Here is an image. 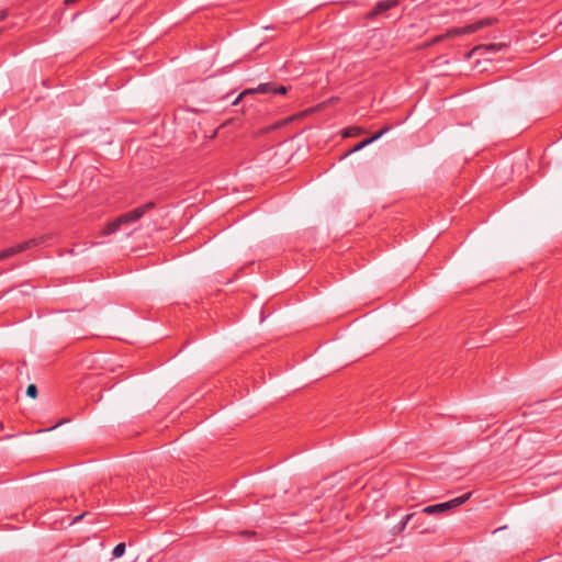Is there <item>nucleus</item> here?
Returning a JSON list of instances; mask_svg holds the SVG:
<instances>
[{
  "label": "nucleus",
  "instance_id": "obj_13",
  "mask_svg": "<svg viewBox=\"0 0 562 562\" xmlns=\"http://www.w3.org/2000/svg\"><path fill=\"white\" fill-rule=\"evenodd\" d=\"M125 549H126V546H125V543H124V542H120V543H117V544L114 547L113 551H112V555H113V558H115V559L121 558V557L125 553Z\"/></svg>",
  "mask_w": 562,
  "mask_h": 562
},
{
  "label": "nucleus",
  "instance_id": "obj_2",
  "mask_svg": "<svg viewBox=\"0 0 562 562\" xmlns=\"http://www.w3.org/2000/svg\"><path fill=\"white\" fill-rule=\"evenodd\" d=\"M496 21L497 20L495 18H485L476 21L475 23L468 24L462 27H451L446 33L432 37L429 42L425 44V47L434 46L448 38L475 33L484 27L493 25L494 23H496Z\"/></svg>",
  "mask_w": 562,
  "mask_h": 562
},
{
  "label": "nucleus",
  "instance_id": "obj_4",
  "mask_svg": "<svg viewBox=\"0 0 562 562\" xmlns=\"http://www.w3.org/2000/svg\"><path fill=\"white\" fill-rule=\"evenodd\" d=\"M471 495L472 493L469 492L448 502L426 506L423 508L422 513L427 515H438L446 513L447 510H450L464 504L467 501L470 499Z\"/></svg>",
  "mask_w": 562,
  "mask_h": 562
},
{
  "label": "nucleus",
  "instance_id": "obj_17",
  "mask_svg": "<svg viewBox=\"0 0 562 562\" xmlns=\"http://www.w3.org/2000/svg\"><path fill=\"white\" fill-rule=\"evenodd\" d=\"M83 516H85V514H81V515L75 517L74 518V522H77V521L81 520Z\"/></svg>",
  "mask_w": 562,
  "mask_h": 562
},
{
  "label": "nucleus",
  "instance_id": "obj_14",
  "mask_svg": "<svg viewBox=\"0 0 562 562\" xmlns=\"http://www.w3.org/2000/svg\"><path fill=\"white\" fill-rule=\"evenodd\" d=\"M26 395L36 398L37 396V386L35 384H30L26 389Z\"/></svg>",
  "mask_w": 562,
  "mask_h": 562
},
{
  "label": "nucleus",
  "instance_id": "obj_15",
  "mask_svg": "<svg viewBox=\"0 0 562 562\" xmlns=\"http://www.w3.org/2000/svg\"><path fill=\"white\" fill-rule=\"evenodd\" d=\"M66 422H67V419H65V420H60V422L56 423L55 425H53V426L48 427L46 430H47V431L53 430V429L57 428L58 426H60L61 424H64V423H66Z\"/></svg>",
  "mask_w": 562,
  "mask_h": 562
},
{
  "label": "nucleus",
  "instance_id": "obj_3",
  "mask_svg": "<svg viewBox=\"0 0 562 562\" xmlns=\"http://www.w3.org/2000/svg\"><path fill=\"white\" fill-rule=\"evenodd\" d=\"M48 238V235H42L40 237H34L29 240L22 241L15 246L3 249L0 251V261L10 258L14 255H18L20 252H23L27 249H31L33 247L40 246L44 244Z\"/></svg>",
  "mask_w": 562,
  "mask_h": 562
},
{
  "label": "nucleus",
  "instance_id": "obj_9",
  "mask_svg": "<svg viewBox=\"0 0 562 562\" xmlns=\"http://www.w3.org/2000/svg\"><path fill=\"white\" fill-rule=\"evenodd\" d=\"M417 516L416 513H412V514H407L406 516H404V518L401 520V522L395 527L396 528V531L397 532H401L405 529V527L407 526V524L414 519L415 517Z\"/></svg>",
  "mask_w": 562,
  "mask_h": 562
},
{
  "label": "nucleus",
  "instance_id": "obj_18",
  "mask_svg": "<svg viewBox=\"0 0 562 562\" xmlns=\"http://www.w3.org/2000/svg\"><path fill=\"white\" fill-rule=\"evenodd\" d=\"M5 16H7V13L2 12L0 18H1V20H3V19H5Z\"/></svg>",
  "mask_w": 562,
  "mask_h": 562
},
{
  "label": "nucleus",
  "instance_id": "obj_8",
  "mask_svg": "<svg viewBox=\"0 0 562 562\" xmlns=\"http://www.w3.org/2000/svg\"><path fill=\"white\" fill-rule=\"evenodd\" d=\"M507 46L504 43H496V44L480 45L475 49L476 50H484V52H498V50H502V49H504Z\"/></svg>",
  "mask_w": 562,
  "mask_h": 562
},
{
  "label": "nucleus",
  "instance_id": "obj_10",
  "mask_svg": "<svg viewBox=\"0 0 562 562\" xmlns=\"http://www.w3.org/2000/svg\"><path fill=\"white\" fill-rule=\"evenodd\" d=\"M392 125L387 124L382 130H380L378 133L372 135L371 137L367 138V140H370V144L378 140L380 137H382L384 134H386L389 131L392 130Z\"/></svg>",
  "mask_w": 562,
  "mask_h": 562
},
{
  "label": "nucleus",
  "instance_id": "obj_1",
  "mask_svg": "<svg viewBox=\"0 0 562 562\" xmlns=\"http://www.w3.org/2000/svg\"><path fill=\"white\" fill-rule=\"evenodd\" d=\"M156 207V204L155 202H147L130 212H126L122 215H120L119 217H116L115 220H113L112 222H110L103 229H102V235L106 236V235H111V234H114L116 233L121 226L123 225H127V224H132L134 222H137L138 220H140L146 213H148L149 211L154 210Z\"/></svg>",
  "mask_w": 562,
  "mask_h": 562
},
{
  "label": "nucleus",
  "instance_id": "obj_7",
  "mask_svg": "<svg viewBox=\"0 0 562 562\" xmlns=\"http://www.w3.org/2000/svg\"><path fill=\"white\" fill-rule=\"evenodd\" d=\"M312 112H313V110L308 109V110L302 111L300 113L290 115V116H288L285 119L279 120L276 123H273L272 125L268 126L266 128V132H271V131L281 128V127L285 126L286 124H289L291 122H294L295 120L305 117L307 114H310Z\"/></svg>",
  "mask_w": 562,
  "mask_h": 562
},
{
  "label": "nucleus",
  "instance_id": "obj_16",
  "mask_svg": "<svg viewBox=\"0 0 562 562\" xmlns=\"http://www.w3.org/2000/svg\"><path fill=\"white\" fill-rule=\"evenodd\" d=\"M243 535L245 537L251 538V537H255L256 532L255 531L246 530V531H243Z\"/></svg>",
  "mask_w": 562,
  "mask_h": 562
},
{
  "label": "nucleus",
  "instance_id": "obj_6",
  "mask_svg": "<svg viewBox=\"0 0 562 562\" xmlns=\"http://www.w3.org/2000/svg\"><path fill=\"white\" fill-rule=\"evenodd\" d=\"M288 91V88L284 87V86H277L276 83L273 82H266V83H260L256 89H249V90H246L244 91L238 98L237 100H239L244 94H247V93H262V94H266V93H276V94H285Z\"/></svg>",
  "mask_w": 562,
  "mask_h": 562
},
{
  "label": "nucleus",
  "instance_id": "obj_12",
  "mask_svg": "<svg viewBox=\"0 0 562 562\" xmlns=\"http://www.w3.org/2000/svg\"><path fill=\"white\" fill-rule=\"evenodd\" d=\"M368 145H370V140H367V138H366V139H363L362 142H360V143H358L357 145H355L351 149H349V150H348V151L342 156V158H345V157L349 156L350 154H353V153H356V151H358V150H361L362 148H364V147H366V146H368Z\"/></svg>",
  "mask_w": 562,
  "mask_h": 562
},
{
  "label": "nucleus",
  "instance_id": "obj_5",
  "mask_svg": "<svg viewBox=\"0 0 562 562\" xmlns=\"http://www.w3.org/2000/svg\"><path fill=\"white\" fill-rule=\"evenodd\" d=\"M398 4L400 0H380L363 15V19L367 21H374L380 18H386L387 11L398 7Z\"/></svg>",
  "mask_w": 562,
  "mask_h": 562
},
{
  "label": "nucleus",
  "instance_id": "obj_11",
  "mask_svg": "<svg viewBox=\"0 0 562 562\" xmlns=\"http://www.w3.org/2000/svg\"><path fill=\"white\" fill-rule=\"evenodd\" d=\"M364 131L361 128V127H357V126H353V127H348L346 128L344 132H342V137H352V136H357L361 133H363Z\"/></svg>",
  "mask_w": 562,
  "mask_h": 562
}]
</instances>
